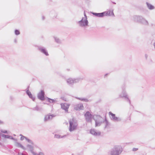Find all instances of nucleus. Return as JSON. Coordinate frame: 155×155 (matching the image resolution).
I'll return each instance as SVG.
<instances>
[{
	"label": "nucleus",
	"instance_id": "31",
	"mask_svg": "<svg viewBox=\"0 0 155 155\" xmlns=\"http://www.w3.org/2000/svg\"><path fill=\"white\" fill-rule=\"evenodd\" d=\"M16 150H17V152H18V155H25V154H23V153H19V150L18 149H16ZM15 151L16 152V150H15Z\"/></svg>",
	"mask_w": 155,
	"mask_h": 155
},
{
	"label": "nucleus",
	"instance_id": "25",
	"mask_svg": "<svg viewBox=\"0 0 155 155\" xmlns=\"http://www.w3.org/2000/svg\"><path fill=\"white\" fill-rule=\"evenodd\" d=\"M51 16L53 18H56L57 14L54 11H52L50 13Z\"/></svg>",
	"mask_w": 155,
	"mask_h": 155
},
{
	"label": "nucleus",
	"instance_id": "29",
	"mask_svg": "<svg viewBox=\"0 0 155 155\" xmlns=\"http://www.w3.org/2000/svg\"><path fill=\"white\" fill-rule=\"evenodd\" d=\"M25 139L26 140V141L28 143L32 144V145L34 144V143L33 141L31 140H30L28 137L25 138Z\"/></svg>",
	"mask_w": 155,
	"mask_h": 155
},
{
	"label": "nucleus",
	"instance_id": "45",
	"mask_svg": "<svg viewBox=\"0 0 155 155\" xmlns=\"http://www.w3.org/2000/svg\"><path fill=\"white\" fill-rule=\"evenodd\" d=\"M153 45L154 47V48L155 49V41L154 43L153 44Z\"/></svg>",
	"mask_w": 155,
	"mask_h": 155
},
{
	"label": "nucleus",
	"instance_id": "12",
	"mask_svg": "<svg viewBox=\"0 0 155 155\" xmlns=\"http://www.w3.org/2000/svg\"><path fill=\"white\" fill-rule=\"evenodd\" d=\"M38 49L41 52L46 56H48L49 54L46 49L44 47L40 46H37Z\"/></svg>",
	"mask_w": 155,
	"mask_h": 155
},
{
	"label": "nucleus",
	"instance_id": "23",
	"mask_svg": "<svg viewBox=\"0 0 155 155\" xmlns=\"http://www.w3.org/2000/svg\"><path fill=\"white\" fill-rule=\"evenodd\" d=\"M66 136V135L62 136L58 134H55L54 135V137L57 138H62L65 137Z\"/></svg>",
	"mask_w": 155,
	"mask_h": 155
},
{
	"label": "nucleus",
	"instance_id": "28",
	"mask_svg": "<svg viewBox=\"0 0 155 155\" xmlns=\"http://www.w3.org/2000/svg\"><path fill=\"white\" fill-rule=\"evenodd\" d=\"M104 122H105L106 124L105 127H107L108 126L110 125V124L106 118H105V120Z\"/></svg>",
	"mask_w": 155,
	"mask_h": 155
},
{
	"label": "nucleus",
	"instance_id": "17",
	"mask_svg": "<svg viewBox=\"0 0 155 155\" xmlns=\"http://www.w3.org/2000/svg\"><path fill=\"white\" fill-rule=\"evenodd\" d=\"M29 109L34 111L39 112H41L43 110L42 108L41 107H39L38 105H37L36 107H34L30 108Z\"/></svg>",
	"mask_w": 155,
	"mask_h": 155
},
{
	"label": "nucleus",
	"instance_id": "38",
	"mask_svg": "<svg viewBox=\"0 0 155 155\" xmlns=\"http://www.w3.org/2000/svg\"><path fill=\"white\" fill-rule=\"evenodd\" d=\"M4 124V122L3 121L0 120V124Z\"/></svg>",
	"mask_w": 155,
	"mask_h": 155
},
{
	"label": "nucleus",
	"instance_id": "22",
	"mask_svg": "<svg viewBox=\"0 0 155 155\" xmlns=\"http://www.w3.org/2000/svg\"><path fill=\"white\" fill-rule=\"evenodd\" d=\"M0 137H4L5 138H8L11 139L12 136L10 135H6L3 134H2L0 133Z\"/></svg>",
	"mask_w": 155,
	"mask_h": 155
},
{
	"label": "nucleus",
	"instance_id": "40",
	"mask_svg": "<svg viewBox=\"0 0 155 155\" xmlns=\"http://www.w3.org/2000/svg\"><path fill=\"white\" fill-rule=\"evenodd\" d=\"M10 99L11 101H13L14 99V98L12 96H11L10 97Z\"/></svg>",
	"mask_w": 155,
	"mask_h": 155
},
{
	"label": "nucleus",
	"instance_id": "20",
	"mask_svg": "<svg viewBox=\"0 0 155 155\" xmlns=\"http://www.w3.org/2000/svg\"><path fill=\"white\" fill-rule=\"evenodd\" d=\"M146 4L147 8L150 10H151L153 9L155 7L154 6L148 3V2H146Z\"/></svg>",
	"mask_w": 155,
	"mask_h": 155
},
{
	"label": "nucleus",
	"instance_id": "46",
	"mask_svg": "<svg viewBox=\"0 0 155 155\" xmlns=\"http://www.w3.org/2000/svg\"><path fill=\"white\" fill-rule=\"evenodd\" d=\"M107 74H106L104 76V77H106L107 75Z\"/></svg>",
	"mask_w": 155,
	"mask_h": 155
},
{
	"label": "nucleus",
	"instance_id": "36",
	"mask_svg": "<svg viewBox=\"0 0 155 155\" xmlns=\"http://www.w3.org/2000/svg\"><path fill=\"white\" fill-rule=\"evenodd\" d=\"M138 150V148H133L132 149V150L134 151H135Z\"/></svg>",
	"mask_w": 155,
	"mask_h": 155
},
{
	"label": "nucleus",
	"instance_id": "4",
	"mask_svg": "<svg viewBox=\"0 0 155 155\" xmlns=\"http://www.w3.org/2000/svg\"><path fill=\"white\" fill-rule=\"evenodd\" d=\"M92 13L95 17L99 18H102L105 16H110V11L101 13L92 12Z\"/></svg>",
	"mask_w": 155,
	"mask_h": 155
},
{
	"label": "nucleus",
	"instance_id": "41",
	"mask_svg": "<svg viewBox=\"0 0 155 155\" xmlns=\"http://www.w3.org/2000/svg\"><path fill=\"white\" fill-rule=\"evenodd\" d=\"M145 57L146 59H147V57H148V56H147V54H145Z\"/></svg>",
	"mask_w": 155,
	"mask_h": 155
},
{
	"label": "nucleus",
	"instance_id": "24",
	"mask_svg": "<svg viewBox=\"0 0 155 155\" xmlns=\"http://www.w3.org/2000/svg\"><path fill=\"white\" fill-rule=\"evenodd\" d=\"M48 101L50 103H54L56 102L57 101L55 100L51 99L50 98L47 97Z\"/></svg>",
	"mask_w": 155,
	"mask_h": 155
},
{
	"label": "nucleus",
	"instance_id": "42",
	"mask_svg": "<svg viewBox=\"0 0 155 155\" xmlns=\"http://www.w3.org/2000/svg\"><path fill=\"white\" fill-rule=\"evenodd\" d=\"M14 41L15 43H16L17 42V40L16 39H15Z\"/></svg>",
	"mask_w": 155,
	"mask_h": 155
},
{
	"label": "nucleus",
	"instance_id": "5",
	"mask_svg": "<svg viewBox=\"0 0 155 155\" xmlns=\"http://www.w3.org/2000/svg\"><path fill=\"white\" fill-rule=\"evenodd\" d=\"M69 130L70 132H71L76 129L77 125L76 123L74 122L73 119H70L69 120Z\"/></svg>",
	"mask_w": 155,
	"mask_h": 155
},
{
	"label": "nucleus",
	"instance_id": "21",
	"mask_svg": "<svg viewBox=\"0 0 155 155\" xmlns=\"http://www.w3.org/2000/svg\"><path fill=\"white\" fill-rule=\"evenodd\" d=\"M75 98L81 101L85 102H88L89 101H90L89 100L87 99L84 98H80L76 97H75Z\"/></svg>",
	"mask_w": 155,
	"mask_h": 155
},
{
	"label": "nucleus",
	"instance_id": "13",
	"mask_svg": "<svg viewBox=\"0 0 155 155\" xmlns=\"http://www.w3.org/2000/svg\"><path fill=\"white\" fill-rule=\"evenodd\" d=\"M61 108L64 110L65 112H68L69 105L66 103H61Z\"/></svg>",
	"mask_w": 155,
	"mask_h": 155
},
{
	"label": "nucleus",
	"instance_id": "33",
	"mask_svg": "<svg viewBox=\"0 0 155 155\" xmlns=\"http://www.w3.org/2000/svg\"><path fill=\"white\" fill-rule=\"evenodd\" d=\"M11 139L12 140L15 141V143L16 142H17V139L13 137H12Z\"/></svg>",
	"mask_w": 155,
	"mask_h": 155
},
{
	"label": "nucleus",
	"instance_id": "50",
	"mask_svg": "<svg viewBox=\"0 0 155 155\" xmlns=\"http://www.w3.org/2000/svg\"><path fill=\"white\" fill-rule=\"evenodd\" d=\"M2 145L1 143L0 142V145Z\"/></svg>",
	"mask_w": 155,
	"mask_h": 155
},
{
	"label": "nucleus",
	"instance_id": "11",
	"mask_svg": "<svg viewBox=\"0 0 155 155\" xmlns=\"http://www.w3.org/2000/svg\"><path fill=\"white\" fill-rule=\"evenodd\" d=\"M45 93L44 90H41L38 94V98L41 101H44L45 100Z\"/></svg>",
	"mask_w": 155,
	"mask_h": 155
},
{
	"label": "nucleus",
	"instance_id": "52",
	"mask_svg": "<svg viewBox=\"0 0 155 155\" xmlns=\"http://www.w3.org/2000/svg\"><path fill=\"white\" fill-rule=\"evenodd\" d=\"M72 155H73V154H72Z\"/></svg>",
	"mask_w": 155,
	"mask_h": 155
},
{
	"label": "nucleus",
	"instance_id": "37",
	"mask_svg": "<svg viewBox=\"0 0 155 155\" xmlns=\"http://www.w3.org/2000/svg\"><path fill=\"white\" fill-rule=\"evenodd\" d=\"M38 155H44V153L42 152H40L38 153Z\"/></svg>",
	"mask_w": 155,
	"mask_h": 155
},
{
	"label": "nucleus",
	"instance_id": "47",
	"mask_svg": "<svg viewBox=\"0 0 155 155\" xmlns=\"http://www.w3.org/2000/svg\"><path fill=\"white\" fill-rule=\"evenodd\" d=\"M112 3L114 4H116V3L115 2H112Z\"/></svg>",
	"mask_w": 155,
	"mask_h": 155
},
{
	"label": "nucleus",
	"instance_id": "39",
	"mask_svg": "<svg viewBox=\"0 0 155 155\" xmlns=\"http://www.w3.org/2000/svg\"><path fill=\"white\" fill-rule=\"evenodd\" d=\"M31 153L33 154V155H38V153H37L34 152V151H33V153Z\"/></svg>",
	"mask_w": 155,
	"mask_h": 155
},
{
	"label": "nucleus",
	"instance_id": "44",
	"mask_svg": "<svg viewBox=\"0 0 155 155\" xmlns=\"http://www.w3.org/2000/svg\"><path fill=\"white\" fill-rule=\"evenodd\" d=\"M111 14H112V15L113 16H114V12H113V11H112V12H111Z\"/></svg>",
	"mask_w": 155,
	"mask_h": 155
},
{
	"label": "nucleus",
	"instance_id": "30",
	"mask_svg": "<svg viewBox=\"0 0 155 155\" xmlns=\"http://www.w3.org/2000/svg\"><path fill=\"white\" fill-rule=\"evenodd\" d=\"M15 35H20V32L18 30L15 29Z\"/></svg>",
	"mask_w": 155,
	"mask_h": 155
},
{
	"label": "nucleus",
	"instance_id": "7",
	"mask_svg": "<svg viewBox=\"0 0 155 155\" xmlns=\"http://www.w3.org/2000/svg\"><path fill=\"white\" fill-rule=\"evenodd\" d=\"M79 26L81 27H85L88 25V22L87 19H84L83 17L78 22Z\"/></svg>",
	"mask_w": 155,
	"mask_h": 155
},
{
	"label": "nucleus",
	"instance_id": "15",
	"mask_svg": "<svg viewBox=\"0 0 155 155\" xmlns=\"http://www.w3.org/2000/svg\"><path fill=\"white\" fill-rule=\"evenodd\" d=\"M55 116L54 114L47 115L45 116L44 120L45 122L47 121L48 120H51L53 117H54Z\"/></svg>",
	"mask_w": 155,
	"mask_h": 155
},
{
	"label": "nucleus",
	"instance_id": "2",
	"mask_svg": "<svg viewBox=\"0 0 155 155\" xmlns=\"http://www.w3.org/2000/svg\"><path fill=\"white\" fill-rule=\"evenodd\" d=\"M134 21L140 23L143 25H149L148 21L142 16L140 15H135L133 16Z\"/></svg>",
	"mask_w": 155,
	"mask_h": 155
},
{
	"label": "nucleus",
	"instance_id": "27",
	"mask_svg": "<svg viewBox=\"0 0 155 155\" xmlns=\"http://www.w3.org/2000/svg\"><path fill=\"white\" fill-rule=\"evenodd\" d=\"M54 39L55 41L58 43L60 44L61 43V41L60 39H59L58 38L56 37H54Z\"/></svg>",
	"mask_w": 155,
	"mask_h": 155
},
{
	"label": "nucleus",
	"instance_id": "9",
	"mask_svg": "<svg viewBox=\"0 0 155 155\" xmlns=\"http://www.w3.org/2000/svg\"><path fill=\"white\" fill-rule=\"evenodd\" d=\"M85 120L87 122L91 123L92 119H93L92 115L88 111H87L84 114Z\"/></svg>",
	"mask_w": 155,
	"mask_h": 155
},
{
	"label": "nucleus",
	"instance_id": "32",
	"mask_svg": "<svg viewBox=\"0 0 155 155\" xmlns=\"http://www.w3.org/2000/svg\"><path fill=\"white\" fill-rule=\"evenodd\" d=\"M1 132L2 133L4 134H7L8 133L7 131L6 130H1Z\"/></svg>",
	"mask_w": 155,
	"mask_h": 155
},
{
	"label": "nucleus",
	"instance_id": "10",
	"mask_svg": "<svg viewBox=\"0 0 155 155\" xmlns=\"http://www.w3.org/2000/svg\"><path fill=\"white\" fill-rule=\"evenodd\" d=\"M81 80V78L72 79L70 78L67 80V83L69 85H72L74 83L78 82Z\"/></svg>",
	"mask_w": 155,
	"mask_h": 155
},
{
	"label": "nucleus",
	"instance_id": "14",
	"mask_svg": "<svg viewBox=\"0 0 155 155\" xmlns=\"http://www.w3.org/2000/svg\"><path fill=\"white\" fill-rule=\"evenodd\" d=\"M84 107L82 104H79L76 105L74 107V109L75 110H82L84 109Z\"/></svg>",
	"mask_w": 155,
	"mask_h": 155
},
{
	"label": "nucleus",
	"instance_id": "6",
	"mask_svg": "<svg viewBox=\"0 0 155 155\" xmlns=\"http://www.w3.org/2000/svg\"><path fill=\"white\" fill-rule=\"evenodd\" d=\"M101 118L99 115H94L93 116V119L95 121V127L99 126L102 123V122L100 121L99 118Z\"/></svg>",
	"mask_w": 155,
	"mask_h": 155
},
{
	"label": "nucleus",
	"instance_id": "48",
	"mask_svg": "<svg viewBox=\"0 0 155 155\" xmlns=\"http://www.w3.org/2000/svg\"><path fill=\"white\" fill-rule=\"evenodd\" d=\"M29 86H28L27 88V89L29 90Z\"/></svg>",
	"mask_w": 155,
	"mask_h": 155
},
{
	"label": "nucleus",
	"instance_id": "1",
	"mask_svg": "<svg viewBox=\"0 0 155 155\" xmlns=\"http://www.w3.org/2000/svg\"><path fill=\"white\" fill-rule=\"evenodd\" d=\"M123 151V149L120 145H115L111 149L110 155H120Z\"/></svg>",
	"mask_w": 155,
	"mask_h": 155
},
{
	"label": "nucleus",
	"instance_id": "34",
	"mask_svg": "<svg viewBox=\"0 0 155 155\" xmlns=\"http://www.w3.org/2000/svg\"><path fill=\"white\" fill-rule=\"evenodd\" d=\"M26 137H25L23 136H22L20 138V140H23L24 139V138L25 139V138H26Z\"/></svg>",
	"mask_w": 155,
	"mask_h": 155
},
{
	"label": "nucleus",
	"instance_id": "51",
	"mask_svg": "<svg viewBox=\"0 0 155 155\" xmlns=\"http://www.w3.org/2000/svg\"><path fill=\"white\" fill-rule=\"evenodd\" d=\"M20 136H23L21 134H20Z\"/></svg>",
	"mask_w": 155,
	"mask_h": 155
},
{
	"label": "nucleus",
	"instance_id": "26",
	"mask_svg": "<svg viewBox=\"0 0 155 155\" xmlns=\"http://www.w3.org/2000/svg\"><path fill=\"white\" fill-rule=\"evenodd\" d=\"M27 147L29 149L31 153H33L34 150L33 146L30 145L28 144L27 145Z\"/></svg>",
	"mask_w": 155,
	"mask_h": 155
},
{
	"label": "nucleus",
	"instance_id": "16",
	"mask_svg": "<svg viewBox=\"0 0 155 155\" xmlns=\"http://www.w3.org/2000/svg\"><path fill=\"white\" fill-rule=\"evenodd\" d=\"M90 133L94 136H100L101 134L100 132H97L94 129H91L90 130Z\"/></svg>",
	"mask_w": 155,
	"mask_h": 155
},
{
	"label": "nucleus",
	"instance_id": "18",
	"mask_svg": "<svg viewBox=\"0 0 155 155\" xmlns=\"http://www.w3.org/2000/svg\"><path fill=\"white\" fill-rule=\"evenodd\" d=\"M26 93L28 95L29 98L32 99L33 101H35V97H33L32 94L28 89L27 90Z\"/></svg>",
	"mask_w": 155,
	"mask_h": 155
},
{
	"label": "nucleus",
	"instance_id": "49",
	"mask_svg": "<svg viewBox=\"0 0 155 155\" xmlns=\"http://www.w3.org/2000/svg\"><path fill=\"white\" fill-rule=\"evenodd\" d=\"M67 70L68 71H69L70 70V69H67Z\"/></svg>",
	"mask_w": 155,
	"mask_h": 155
},
{
	"label": "nucleus",
	"instance_id": "43",
	"mask_svg": "<svg viewBox=\"0 0 155 155\" xmlns=\"http://www.w3.org/2000/svg\"><path fill=\"white\" fill-rule=\"evenodd\" d=\"M45 18V17L44 16H43L42 17V20H44Z\"/></svg>",
	"mask_w": 155,
	"mask_h": 155
},
{
	"label": "nucleus",
	"instance_id": "8",
	"mask_svg": "<svg viewBox=\"0 0 155 155\" xmlns=\"http://www.w3.org/2000/svg\"><path fill=\"white\" fill-rule=\"evenodd\" d=\"M109 114L111 120L114 121L118 122L121 120V119L120 118L116 117L115 114L111 111L109 112Z\"/></svg>",
	"mask_w": 155,
	"mask_h": 155
},
{
	"label": "nucleus",
	"instance_id": "3",
	"mask_svg": "<svg viewBox=\"0 0 155 155\" xmlns=\"http://www.w3.org/2000/svg\"><path fill=\"white\" fill-rule=\"evenodd\" d=\"M121 88L122 91V93L121 94H120L119 95V98L124 97L125 98L126 100L130 104V101L129 98L128 97L127 94L125 90V85L124 84H123Z\"/></svg>",
	"mask_w": 155,
	"mask_h": 155
},
{
	"label": "nucleus",
	"instance_id": "35",
	"mask_svg": "<svg viewBox=\"0 0 155 155\" xmlns=\"http://www.w3.org/2000/svg\"><path fill=\"white\" fill-rule=\"evenodd\" d=\"M84 19H87V16L86 15V13H85V11H84Z\"/></svg>",
	"mask_w": 155,
	"mask_h": 155
},
{
	"label": "nucleus",
	"instance_id": "19",
	"mask_svg": "<svg viewBox=\"0 0 155 155\" xmlns=\"http://www.w3.org/2000/svg\"><path fill=\"white\" fill-rule=\"evenodd\" d=\"M15 146L19 148L20 147L22 149L24 150H26V148L24 147L22 145H21L20 143H19L16 142L15 143Z\"/></svg>",
	"mask_w": 155,
	"mask_h": 155
}]
</instances>
